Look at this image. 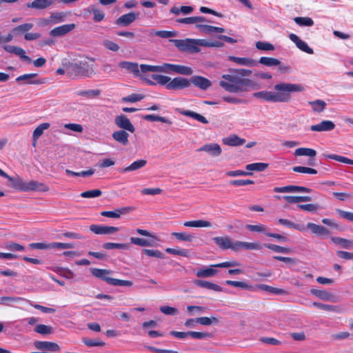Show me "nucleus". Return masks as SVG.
Here are the masks:
<instances>
[{
  "instance_id": "40",
  "label": "nucleus",
  "mask_w": 353,
  "mask_h": 353,
  "mask_svg": "<svg viewBox=\"0 0 353 353\" xmlns=\"http://www.w3.org/2000/svg\"><path fill=\"white\" fill-rule=\"evenodd\" d=\"M259 63L268 67L280 65L281 62L280 60L276 58L262 57L259 59L257 63Z\"/></svg>"
},
{
  "instance_id": "23",
  "label": "nucleus",
  "mask_w": 353,
  "mask_h": 353,
  "mask_svg": "<svg viewBox=\"0 0 353 353\" xmlns=\"http://www.w3.org/2000/svg\"><path fill=\"white\" fill-rule=\"evenodd\" d=\"M306 228L310 229L312 234L318 236H327L330 233L329 230L324 226L313 223H308Z\"/></svg>"
},
{
  "instance_id": "22",
  "label": "nucleus",
  "mask_w": 353,
  "mask_h": 353,
  "mask_svg": "<svg viewBox=\"0 0 353 353\" xmlns=\"http://www.w3.org/2000/svg\"><path fill=\"white\" fill-rule=\"evenodd\" d=\"M228 59L231 61L235 62L240 65H245L248 67H254L257 65V61L251 58L229 56Z\"/></svg>"
},
{
  "instance_id": "39",
  "label": "nucleus",
  "mask_w": 353,
  "mask_h": 353,
  "mask_svg": "<svg viewBox=\"0 0 353 353\" xmlns=\"http://www.w3.org/2000/svg\"><path fill=\"white\" fill-rule=\"evenodd\" d=\"M294 154L296 157L307 156L309 157H315L316 155V151L312 148H299L295 150Z\"/></svg>"
},
{
  "instance_id": "38",
  "label": "nucleus",
  "mask_w": 353,
  "mask_h": 353,
  "mask_svg": "<svg viewBox=\"0 0 353 353\" xmlns=\"http://www.w3.org/2000/svg\"><path fill=\"white\" fill-rule=\"evenodd\" d=\"M310 293L323 301H330L332 297V294L326 290L311 289Z\"/></svg>"
},
{
  "instance_id": "5",
  "label": "nucleus",
  "mask_w": 353,
  "mask_h": 353,
  "mask_svg": "<svg viewBox=\"0 0 353 353\" xmlns=\"http://www.w3.org/2000/svg\"><path fill=\"white\" fill-rule=\"evenodd\" d=\"M90 272L94 277L100 279L108 284L113 286L131 287L133 285V283L131 281L121 280L110 277L109 275L112 273V271L110 270L91 268Z\"/></svg>"
},
{
  "instance_id": "43",
  "label": "nucleus",
  "mask_w": 353,
  "mask_h": 353,
  "mask_svg": "<svg viewBox=\"0 0 353 353\" xmlns=\"http://www.w3.org/2000/svg\"><path fill=\"white\" fill-rule=\"evenodd\" d=\"M197 323L202 325H210L212 324L217 325L219 323V319L216 316H202L197 318Z\"/></svg>"
},
{
  "instance_id": "17",
  "label": "nucleus",
  "mask_w": 353,
  "mask_h": 353,
  "mask_svg": "<svg viewBox=\"0 0 353 353\" xmlns=\"http://www.w3.org/2000/svg\"><path fill=\"white\" fill-rule=\"evenodd\" d=\"M34 345L37 350L57 352L61 350L60 346L54 342L36 341Z\"/></svg>"
},
{
  "instance_id": "14",
  "label": "nucleus",
  "mask_w": 353,
  "mask_h": 353,
  "mask_svg": "<svg viewBox=\"0 0 353 353\" xmlns=\"http://www.w3.org/2000/svg\"><path fill=\"white\" fill-rule=\"evenodd\" d=\"M198 152H205L212 157H218L221 152L222 150L218 143H207L202 145L197 149Z\"/></svg>"
},
{
  "instance_id": "47",
  "label": "nucleus",
  "mask_w": 353,
  "mask_h": 353,
  "mask_svg": "<svg viewBox=\"0 0 353 353\" xmlns=\"http://www.w3.org/2000/svg\"><path fill=\"white\" fill-rule=\"evenodd\" d=\"M225 284L228 285L233 286V287L241 288L244 290H254V287L252 285H250L248 284L247 283H245L243 281L227 280L225 281Z\"/></svg>"
},
{
  "instance_id": "9",
  "label": "nucleus",
  "mask_w": 353,
  "mask_h": 353,
  "mask_svg": "<svg viewBox=\"0 0 353 353\" xmlns=\"http://www.w3.org/2000/svg\"><path fill=\"white\" fill-rule=\"evenodd\" d=\"M3 49L9 53H12L18 56L23 61H25L28 63H32L31 58L26 55V51L21 47L6 45L3 46Z\"/></svg>"
},
{
  "instance_id": "63",
  "label": "nucleus",
  "mask_w": 353,
  "mask_h": 353,
  "mask_svg": "<svg viewBox=\"0 0 353 353\" xmlns=\"http://www.w3.org/2000/svg\"><path fill=\"white\" fill-rule=\"evenodd\" d=\"M102 43L106 49L112 52H117L120 48L119 46L117 43L109 39L103 40Z\"/></svg>"
},
{
  "instance_id": "25",
  "label": "nucleus",
  "mask_w": 353,
  "mask_h": 353,
  "mask_svg": "<svg viewBox=\"0 0 353 353\" xmlns=\"http://www.w3.org/2000/svg\"><path fill=\"white\" fill-rule=\"evenodd\" d=\"M194 284L199 287L211 290L215 292H222L223 288L212 282L203 280H195Z\"/></svg>"
},
{
  "instance_id": "55",
  "label": "nucleus",
  "mask_w": 353,
  "mask_h": 353,
  "mask_svg": "<svg viewBox=\"0 0 353 353\" xmlns=\"http://www.w3.org/2000/svg\"><path fill=\"white\" fill-rule=\"evenodd\" d=\"M174 73L183 75H191L193 70L188 66L175 64Z\"/></svg>"
},
{
  "instance_id": "15",
  "label": "nucleus",
  "mask_w": 353,
  "mask_h": 353,
  "mask_svg": "<svg viewBox=\"0 0 353 353\" xmlns=\"http://www.w3.org/2000/svg\"><path fill=\"white\" fill-rule=\"evenodd\" d=\"M289 38L301 51L310 54H312L314 53L313 49L309 47L307 43L302 41L296 34L291 33L289 34Z\"/></svg>"
},
{
  "instance_id": "54",
  "label": "nucleus",
  "mask_w": 353,
  "mask_h": 353,
  "mask_svg": "<svg viewBox=\"0 0 353 353\" xmlns=\"http://www.w3.org/2000/svg\"><path fill=\"white\" fill-rule=\"evenodd\" d=\"M294 22L300 26H312L314 25L313 20L310 17H297L294 18Z\"/></svg>"
},
{
  "instance_id": "50",
  "label": "nucleus",
  "mask_w": 353,
  "mask_h": 353,
  "mask_svg": "<svg viewBox=\"0 0 353 353\" xmlns=\"http://www.w3.org/2000/svg\"><path fill=\"white\" fill-rule=\"evenodd\" d=\"M268 165H269L268 163H254L248 164L245 166V168L249 171L263 172L268 167Z\"/></svg>"
},
{
  "instance_id": "21",
  "label": "nucleus",
  "mask_w": 353,
  "mask_h": 353,
  "mask_svg": "<svg viewBox=\"0 0 353 353\" xmlns=\"http://www.w3.org/2000/svg\"><path fill=\"white\" fill-rule=\"evenodd\" d=\"M335 124L332 121L324 120L320 123L312 125L310 126V130L315 132H329L334 130Z\"/></svg>"
},
{
  "instance_id": "51",
  "label": "nucleus",
  "mask_w": 353,
  "mask_h": 353,
  "mask_svg": "<svg viewBox=\"0 0 353 353\" xmlns=\"http://www.w3.org/2000/svg\"><path fill=\"white\" fill-rule=\"evenodd\" d=\"M172 236L179 241L192 242L195 238L194 235L187 232H172Z\"/></svg>"
},
{
  "instance_id": "41",
  "label": "nucleus",
  "mask_w": 353,
  "mask_h": 353,
  "mask_svg": "<svg viewBox=\"0 0 353 353\" xmlns=\"http://www.w3.org/2000/svg\"><path fill=\"white\" fill-rule=\"evenodd\" d=\"M142 118L148 121H160L169 125L172 123V122L169 119L155 114H146L143 116Z\"/></svg>"
},
{
  "instance_id": "62",
  "label": "nucleus",
  "mask_w": 353,
  "mask_h": 353,
  "mask_svg": "<svg viewBox=\"0 0 353 353\" xmlns=\"http://www.w3.org/2000/svg\"><path fill=\"white\" fill-rule=\"evenodd\" d=\"M144 98V95L141 94H132L122 98V101L135 103L141 101Z\"/></svg>"
},
{
  "instance_id": "13",
  "label": "nucleus",
  "mask_w": 353,
  "mask_h": 353,
  "mask_svg": "<svg viewBox=\"0 0 353 353\" xmlns=\"http://www.w3.org/2000/svg\"><path fill=\"white\" fill-rule=\"evenodd\" d=\"M274 192H311L312 189L299 185H287L283 187H275Z\"/></svg>"
},
{
  "instance_id": "58",
  "label": "nucleus",
  "mask_w": 353,
  "mask_h": 353,
  "mask_svg": "<svg viewBox=\"0 0 353 353\" xmlns=\"http://www.w3.org/2000/svg\"><path fill=\"white\" fill-rule=\"evenodd\" d=\"M256 48L260 50L272 51L275 49L273 44L269 42L257 41L255 44Z\"/></svg>"
},
{
  "instance_id": "64",
  "label": "nucleus",
  "mask_w": 353,
  "mask_h": 353,
  "mask_svg": "<svg viewBox=\"0 0 353 353\" xmlns=\"http://www.w3.org/2000/svg\"><path fill=\"white\" fill-rule=\"evenodd\" d=\"M142 252L150 257H155L157 259H163L164 254L159 250H148L143 249Z\"/></svg>"
},
{
  "instance_id": "53",
  "label": "nucleus",
  "mask_w": 353,
  "mask_h": 353,
  "mask_svg": "<svg viewBox=\"0 0 353 353\" xmlns=\"http://www.w3.org/2000/svg\"><path fill=\"white\" fill-rule=\"evenodd\" d=\"M34 331L42 335L51 334L52 333V327L50 325L39 324L36 325Z\"/></svg>"
},
{
  "instance_id": "2",
  "label": "nucleus",
  "mask_w": 353,
  "mask_h": 353,
  "mask_svg": "<svg viewBox=\"0 0 353 353\" xmlns=\"http://www.w3.org/2000/svg\"><path fill=\"white\" fill-rule=\"evenodd\" d=\"M276 92L260 91L254 92L252 96L268 102L286 103L290 101V92H302L304 88L302 85L294 83H281L274 85Z\"/></svg>"
},
{
  "instance_id": "33",
  "label": "nucleus",
  "mask_w": 353,
  "mask_h": 353,
  "mask_svg": "<svg viewBox=\"0 0 353 353\" xmlns=\"http://www.w3.org/2000/svg\"><path fill=\"white\" fill-rule=\"evenodd\" d=\"M183 225L185 227H194V228H210L212 227V223L205 220H194L189 221L183 223Z\"/></svg>"
},
{
  "instance_id": "8",
  "label": "nucleus",
  "mask_w": 353,
  "mask_h": 353,
  "mask_svg": "<svg viewBox=\"0 0 353 353\" xmlns=\"http://www.w3.org/2000/svg\"><path fill=\"white\" fill-rule=\"evenodd\" d=\"M190 86V81L189 79L177 77L174 79H170V82L168 85V90H178L188 88Z\"/></svg>"
},
{
  "instance_id": "1",
  "label": "nucleus",
  "mask_w": 353,
  "mask_h": 353,
  "mask_svg": "<svg viewBox=\"0 0 353 353\" xmlns=\"http://www.w3.org/2000/svg\"><path fill=\"white\" fill-rule=\"evenodd\" d=\"M229 74L222 75V79L219 85L226 92L230 93L241 94L249 92L250 90H255L259 88V85L254 81L243 78L249 76L252 71L243 68H230Z\"/></svg>"
},
{
  "instance_id": "37",
  "label": "nucleus",
  "mask_w": 353,
  "mask_h": 353,
  "mask_svg": "<svg viewBox=\"0 0 353 353\" xmlns=\"http://www.w3.org/2000/svg\"><path fill=\"white\" fill-rule=\"evenodd\" d=\"M148 35L151 37L153 35L159 37L163 39H168L176 37V33L175 32L172 31H167V30H157L154 31L153 30H151L148 32Z\"/></svg>"
},
{
  "instance_id": "7",
  "label": "nucleus",
  "mask_w": 353,
  "mask_h": 353,
  "mask_svg": "<svg viewBox=\"0 0 353 353\" xmlns=\"http://www.w3.org/2000/svg\"><path fill=\"white\" fill-rule=\"evenodd\" d=\"M114 123L118 128L123 130H126L132 133L135 132L134 126L125 114L117 116L114 119Z\"/></svg>"
},
{
  "instance_id": "11",
  "label": "nucleus",
  "mask_w": 353,
  "mask_h": 353,
  "mask_svg": "<svg viewBox=\"0 0 353 353\" xmlns=\"http://www.w3.org/2000/svg\"><path fill=\"white\" fill-rule=\"evenodd\" d=\"M90 230L96 234H110L118 232L119 228L114 226L93 224L90 226Z\"/></svg>"
},
{
  "instance_id": "3",
  "label": "nucleus",
  "mask_w": 353,
  "mask_h": 353,
  "mask_svg": "<svg viewBox=\"0 0 353 353\" xmlns=\"http://www.w3.org/2000/svg\"><path fill=\"white\" fill-rule=\"evenodd\" d=\"M0 176L7 179L10 182V186L16 190L21 192H48L49 187L41 182L31 180L25 181L21 177L17 175L10 176L3 170L0 169Z\"/></svg>"
},
{
  "instance_id": "12",
  "label": "nucleus",
  "mask_w": 353,
  "mask_h": 353,
  "mask_svg": "<svg viewBox=\"0 0 353 353\" xmlns=\"http://www.w3.org/2000/svg\"><path fill=\"white\" fill-rule=\"evenodd\" d=\"M189 81L190 84L192 83L195 87L203 90H208L212 85V82L209 79L201 76H192Z\"/></svg>"
},
{
  "instance_id": "19",
  "label": "nucleus",
  "mask_w": 353,
  "mask_h": 353,
  "mask_svg": "<svg viewBox=\"0 0 353 353\" xmlns=\"http://www.w3.org/2000/svg\"><path fill=\"white\" fill-rule=\"evenodd\" d=\"M74 28L75 25L74 23L64 24L51 30L50 34L52 37H62L72 31Z\"/></svg>"
},
{
  "instance_id": "48",
  "label": "nucleus",
  "mask_w": 353,
  "mask_h": 353,
  "mask_svg": "<svg viewBox=\"0 0 353 353\" xmlns=\"http://www.w3.org/2000/svg\"><path fill=\"white\" fill-rule=\"evenodd\" d=\"M50 125L49 123H43L39 125L34 130L32 137L34 140L38 139L43 133L45 130L50 128Z\"/></svg>"
},
{
  "instance_id": "35",
  "label": "nucleus",
  "mask_w": 353,
  "mask_h": 353,
  "mask_svg": "<svg viewBox=\"0 0 353 353\" xmlns=\"http://www.w3.org/2000/svg\"><path fill=\"white\" fill-rule=\"evenodd\" d=\"M279 224L286 226L290 228L295 229L296 230L304 232L305 230V226L301 224H296L288 219H279L278 220Z\"/></svg>"
},
{
  "instance_id": "52",
  "label": "nucleus",
  "mask_w": 353,
  "mask_h": 353,
  "mask_svg": "<svg viewBox=\"0 0 353 353\" xmlns=\"http://www.w3.org/2000/svg\"><path fill=\"white\" fill-rule=\"evenodd\" d=\"M100 92H101L99 90H79L76 92V94L91 99L99 96Z\"/></svg>"
},
{
  "instance_id": "30",
  "label": "nucleus",
  "mask_w": 353,
  "mask_h": 353,
  "mask_svg": "<svg viewBox=\"0 0 353 353\" xmlns=\"http://www.w3.org/2000/svg\"><path fill=\"white\" fill-rule=\"evenodd\" d=\"M256 288L258 289H260L261 290L268 292L271 294H277V295H285L287 294L288 292L285 290L274 288L266 284H259L256 285Z\"/></svg>"
},
{
  "instance_id": "18",
  "label": "nucleus",
  "mask_w": 353,
  "mask_h": 353,
  "mask_svg": "<svg viewBox=\"0 0 353 353\" xmlns=\"http://www.w3.org/2000/svg\"><path fill=\"white\" fill-rule=\"evenodd\" d=\"M57 1V0H34L30 3H28L27 7L36 10H45L50 8Z\"/></svg>"
},
{
  "instance_id": "32",
  "label": "nucleus",
  "mask_w": 353,
  "mask_h": 353,
  "mask_svg": "<svg viewBox=\"0 0 353 353\" xmlns=\"http://www.w3.org/2000/svg\"><path fill=\"white\" fill-rule=\"evenodd\" d=\"M333 243L339 245L341 248L347 250L353 249V241L337 236L331 238Z\"/></svg>"
},
{
  "instance_id": "45",
  "label": "nucleus",
  "mask_w": 353,
  "mask_h": 353,
  "mask_svg": "<svg viewBox=\"0 0 353 353\" xmlns=\"http://www.w3.org/2000/svg\"><path fill=\"white\" fill-rule=\"evenodd\" d=\"M88 11L94 14L93 21L94 22H100L104 19L105 14L103 12L97 9L94 6H89Z\"/></svg>"
},
{
  "instance_id": "4",
  "label": "nucleus",
  "mask_w": 353,
  "mask_h": 353,
  "mask_svg": "<svg viewBox=\"0 0 353 353\" xmlns=\"http://www.w3.org/2000/svg\"><path fill=\"white\" fill-rule=\"evenodd\" d=\"M94 59L89 57H82L79 59L74 60L67 64V75L68 77H91L95 74L93 64Z\"/></svg>"
},
{
  "instance_id": "20",
  "label": "nucleus",
  "mask_w": 353,
  "mask_h": 353,
  "mask_svg": "<svg viewBox=\"0 0 353 353\" xmlns=\"http://www.w3.org/2000/svg\"><path fill=\"white\" fill-rule=\"evenodd\" d=\"M118 65L120 68L125 70L136 77L140 76V70L137 63L122 61L119 63Z\"/></svg>"
},
{
  "instance_id": "57",
  "label": "nucleus",
  "mask_w": 353,
  "mask_h": 353,
  "mask_svg": "<svg viewBox=\"0 0 353 353\" xmlns=\"http://www.w3.org/2000/svg\"><path fill=\"white\" fill-rule=\"evenodd\" d=\"M324 156L325 158H327V159H334V160H336L337 161H339V162H341L343 163L353 165V160L350 159L345 157L336 155V154H324Z\"/></svg>"
},
{
  "instance_id": "31",
  "label": "nucleus",
  "mask_w": 353,
  "mask_h": 353,
  "mask_svg": "<svg viewBox=\"0 0 353 353\" xmlns=\"http://www.w3.org/2000/svg\"><path fill=\"white\" fill-rule=\"evenodd\" d=\"M146 163H147L146 160L139 159V160L134 161L129 166L121 169L120 172L124 173V172H128L135 171V170H137L139 169L143 168L146 165Z\"/></svg>"
},
{
  "instance_id": "27",
  "label": "nucleus",
  "mask_w": 353,
  "mask_h": 353,
  "mask_svg": "<svg viewBox=\"0 0 353 353\" xmlns=\"http://www.w3.org/2000/svg\"><path fill=\"white\" fill-rule=\"evenodd\" d=\"M212 241L222 250L230 248L231 239L228 236H216L212 239Z\"/></svg>"
},
{
  "instance_id": "6",
  "label": "nucleus",
  "mask_w": 353,
  "mask_h": 353,
  "mask_svg": "<svg viewBox=\"0 0 353 353\" xmlns=\"http://www.w3.org/2000/svg\"><path fill=\"white\" fill-rule=\"evenodd\" d=\"M170 41L181 52L196 53L201 50V48L198 47L196 39H170Z\"/></svg>"
},
{
  "instance_id": "60",
  "label": "nucleus",
  "mask_w": 353,
  "mask_h": 353,
  "mask_svg": "<svg viewBox=\"0 0 353 353\" xmlns=\"http://www.w3.org/2000/svg\"><path fill=\"white\" fill-rule=\"evenodd\" d=\"M262 248V245L259 243H251L242 241V250H259Z\"/></svg>"
},
{
  "instance_id": "49",
  "label": "nucleus",
  "mask_w": 353,
  "mask_h": 353,
  "mask_svg": "<svg viewBox=\"0 0 353 353\" xmlns=\"http://www.w3.org/2000/svg\"><path fill=\"white\" fill-rule=\"evenodd\" d=\"M309 104L312 106V110L317 112H322L326 106V103L321 99L310 101Z\"/></svg>"
},
{
  "instance_id": "59",
  "label": "nucleus",
  "mask_w": 353,
  "mask_h": 353,
  "mask_svg": "<svg viewBox=\"0 0 353 353\" xmlns=\"http://www.w3.org/2000/svg\"><path fill=\"white\" fill-rule=\"evenodd\" d=\"M189 336L196 339H204L206 338H211L212 334L210 332H200L195 331H188Z\"/></svg>"
},
{
  "instance_id": "56",
  "label": "nucleus",
  "mask_w": 353,
  "mask_h": 353,
  "mask_svg": "<svg viewBox=\"0 0 353 353\" xmlns=\"http://www.w3.org/2000/svg\"><path fill=\"white\" fill-rule=\"evenodd\" d=\"M246 228L251 232H257L265 234L267 236L268 234V228L263 224L258 225H247Z\"/></svg>"
},
{
  "instance_id": "29",
  "label": "nucleus",
  "mask_w": 353,
  "mask_h": 353,
  "mask_svg": "<svg viewBox=\"0 0 353 353\" xmlns=\"http://www.w3.org/2000/svg\"><path fill=\"white\" fill-rule=\"evenodd\" d=\"M34 26V24L32 23H25L17 26L11 30L12 33L14 36H21L22 34H25L27 32L30 30Z\"/></svg>"
},
{
  "instance_id": "28",
  "label": "nucleus",
  "mask_w": 353,
  "mask_h": 353,
  "mask_svg": "<svg viewBox=\"0 0 353 353\" xmlns=\"http://www.w3.org/2000/svg\"><path fill=\"white\" fill-rule=\"evenodd\" d=\"M223 143L225 145L230 146H239L245 143V140L244 139L240 138L236 134H233L223 139Z\"/></svg>"
},
{
  "instance_id": "44",
  "label": "nucleus",
  "mask_w": 353,
  "mask_h": 353,
  "mask_svg": "<svg viewBox=\"0 0 353 353\" xmlns=\"http://www.w3.org/2000/svg\"><path fill=\"white\" fill-rule=\"evenodd\" d=\"M103 248L105 250H112V249H121V250H128L130 248V245L128 243H105L102 245Z\"/></svg>"
},
{
  "instance_id": "16",
  "label": "nucleus",
  "mask_w": 353,
  "mask_h": 353,
  "mask_svg": "<svg viewBox=\"0 0 353 353\" xmlns=\"http://www.w3.org/2000/svg\"><path fill=\"white\" fill-rule=\"evenodd\" d=\"M133 210L132 207H122L115 209L114 211H103L101 215L105 217L119 219L121 214H127Z\"/></svg>"
},
{
  "instance_id": "42",
  "label": "nucleus",
  "mask_w": 353,
  "mask_h": 353,
  "mask_svg": "<svg viewBox=\"0 0 353 353\" xmlns=\"http://www.w3.org/2000/svg\"><path fill=\"white\" fill-rule=\"evenodd\" d=\"M263 246L277 253L290 254L292 250L289 248L282 247L275 244L265 243Z\"/></svg>"
},
{
  "instance_id": "36",
  "label": "nucleus",
  "mask_w": 353,
  "mask_h": 353,
  "mask_svg": "<svg viewBox=\"0 0 353 353\" xmlns=\"http://www.w3.org/2000/svg\"><path fill=\"white\" fill-rule=\"evenodd\" d=\"M217 273V270L212 268H201L197 270L196 276L199 278H210L214 276Z\"/></svg>"
},
{
  "instance_id": "46",
  "label": "nucleus",
  "mask_w": 353,
  "mask_h": 353,
  "mask_svg": "<svg viewBox=\"0 0 353 353\" xmlns=\"http://www.w3.org/2000/svg\"><path fill=\"white\" fill-rule=\"evenodd\" d=\"M151 77L152 79L155 80L157 83H159L161 85H165V88L168 89V85L170 83L171 79L170 77L153 74L151 75Z\"/></svg>"
},
{
  "instance_id": "26",
  "label": "nucleus",
  "mask_w": 353,
  "mask_h": 353,
  "mask_svg": "<svg viewBox=\"0 0 353 353\" xmlns=\"http://www.w3.org/2000/svg\"><path fill=\"white\" fill-rule=\"evenodd\" d=\"M112 137L116 141L121 143L123 145H127L129 143V134L126 130H120L115 131L112 133Z\"/></svg>"
},
{
  "instance_id": "10",
  "label": "nucleus",
  "mask_w": 353,
  "mask_h": 353,
  "mask_svg": "<svg viewBox=\"0 0 353 353\" xmlns=\"http://www.w3.org/2000/svg\"><path fill=\"white\" fill-rule=\"evenodd\" d=\"M139 12H134L124 14L116 19L115 24L119 26H128L139 18Z\"/></svg>"
},
{
  "instance_id": "61",
  "label": "nucleus",
  "mask_w": 353,
  "mask_h": 353,
  "mask_svg": "<svg viewBox=\"0 0 353 353\" xmlns=\"http://www.w3.org/2000/svg\"><path fill=\"white\" fill-rule=\"evenodd\" d=\"M102 194V192L99 189L90 190L83 192L81 196L83 198H95L99 197Z\"/></svg>"
},
{
  "instance_id": "24",
  "label": "nucleus",
  "mask_w": 353,
  "mask_h": 353,
  "mask_svg": "<svg viewBox=\"0 0 353 353\" xmlns=\"http://www.w3.org/2000/svg\"><path fill=\"white\" fill-rule=\"evenodd\" d=\"M178 112L184 116L192 117V119L203 123V124H208L209 123L208 120L204 117L203 115L196 113L195 112L188 110H181L179 109Z\"/></svg>"
},
{
  "instance_id": "34",
  "label": "nucleus",
  "mask_w": 353,
  "mask_h": 353,
  "mask_svg": "<svg viewBox=\"0 0 353 353\" xmlns=\"http://www.w3.org/2000/svg\"><path fill=\"white\" fill-rule=\"evenodd\" d=\"M130 243L137 245L145 247V246H153L157 240H153L152 239H145L138 237H130Z\"/></svg>"
}]
</instances>
